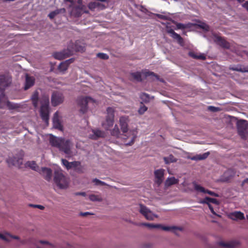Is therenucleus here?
Here are the masks:
<instances>
[{
    "instance_id": "39448f33",
    "label": "nucleus",
    "mask_w": 248,
    "mask_h": 248,
    "mask_svg": "<svg viewBox=\"0 0 248 248\" xmlns=\"http://www.w3.org/2000/svg\"><path fill=\"white\" fill-rule=\"evenodd\" d=\"M49 96L44 95L41 100L40 114L42 119L48 124L49 119Z\"/></svg>"
},
{
    "instance_id": "c9c22d12",
    "label": "nucleus",
    "mask_w": 248,
    "mask_h": 248,
    "mask_svg": "<svg viewBox=\"0 0 248 248\" xmlns=\"http://www.w3.org/2000/svg\"><path fill=\"white\" fill-rule=\"evenodd\" d=\"M163 159L166 164H168L171 163L176 162L177 161V159L174 157V156L172 155H169L167 157H164Z\"/></svg>"
},
{
    "instance_id": "79ce46f5",
    "label": "nucleus",
    "mask_w": 248,
    "mask_h": 248,
    "mask_svg": "<svg viewBox=\"0 0 248 248\" xmlns=\"http://www.w3.org/2000/svg\"><path fill=\"white\" fill-rule=\"evenodd\" d=\"M194 189L198 192L203 193L205 191V189L200 185H198L196 182L192 183Z\"/></svg>"
},
{
    "instance_id": "338daca9",
    "label": "nucleus",
    "mask_w": 248,
    "mask_h": 248,
    "mask_svg": "<svg viewBox=\"0 0 248 248\" xmlns=\"http://www.w3.org/2000/svg\"><path fill=\"white\" fill-rule=\"evenodd\" d=\"M39 242L41 243V244H47V245H50L48 242L47 241H40Z\"/></svg>"
},
{
    "instance_id": "e433bc0d",
    "label": "nucleus",
    "mask_w": 248,
    "mask_h": 248,
    "mask_svg": "<svg viewBox=\"0 0 248 248\" xmlns=\"http://www.w3.org/2000/svg\"><path fill=\"white\" fill-rule=\"evenodd\" d=\"M89 199L92 202H102L103 199L100 195L90 194L89 195Z\"/></svg>"
},
{
    "instance_id": "20e7f679",
    "label": "nucleus",
    "mask_w": 248,
    "mask_h": 248,
    "mask_svg": "<svg viewBox=\"0 0 248 248\" xmlns=\"http://www.w3.org/2000/svg\"><path fill=\"white\" fill-rule=\"evenodd\" d=\"M138 130L136 128H128L125 132H122L121 140L126 146H131L135 142L137 137Z\"/></svg>"
},
{
    "instance_id": "052dcab7",
    "label": "nucleus",
    "mask_w": 248,
    "mask_h": 248,
    "mask_svg": "<svg viewBox=\"0 0 248 248\" xmlns=\"http://www.w3.org/2000/svg\"><path fill=\"white\" fill-rule=\"evenodd\" d=\"M207 205L210 209L211 212L215 215L218 216L216 213L214 211V209L210 203H207Z\"/></svg>"
},
{
    "instance_id": "c03bdc74",
    "label": "nucleus",
    "mask_w": 248,
    "mask_h": 248,
    "mask_svg": "<svg viewBox=\"0 0 248 248\" xmlns=\"http://www.w3.org/2000/svg\"><path fill=\"white\" fill-rule=\"evenodd\" d=\"M141 74L146 77L152 76L155 77V78L158 79V76L155 75L153 72H150L147 70L142 71Z\"/></svg>"
},
{
    "instance_id": "4be33fe9",
    "label": "nucleus",
    "mask_w": 248,
    "mask_h": 248,
    "mask_svg": "<svg viewBox=\"0 0 248 248\" xmlns=\"http://www.w3.org/2000/svg\"><path fill=\"white\" fill-rule=\"evenodd\" d=\"M92 133L89 135V138L92 139H97L98 138L103 137L105 133L99 129H93L92 130Z\"/></svg>"
},
{
    "instance_id": "37998d69",
    "label": "nucleus",
    "mask_w": 248,
    "mask_h": 248,
    "mask_svg": "<svg viewBox=\"0 0 248 248\" xmlns=\"http://www.w3.org/2000/svg\"><path fill=\"white\" fill-rule=\"evenodd\" d=\"M132 79L140 81L141 80V74L140 72H134L131 74Z\"/></svg>"
},
{
    "instance_id": "a18cd8bd",
    "label": "nucleus",
    "mask_w": 248,
    "mask_h": 248,
    "mask_svg": "<svg viewBox=\"0 0 248 248\" xmlns=\"http://www.w3.org/2000/svg\"><path fill=\"white\" fill-rule=\"evenodd\" d=\"M171 21L176 25L177 29H185L187 27L186 25L180 23H177L173 20H171Z\"/></svg>"
},
{
    "instance_id": "680f3d73",
    "label": "nucleus",
    "mask_w": 248,
    "mask_h": 248,
    "mask_svg": "<svg viewBox=\"0 0 248 248\" xmlns=\"http://www.w3.org/2000/svg\"><path fill=\"white\" fill-rule=\"evenodd\" d=\"M200 27L203 29H204L206 31H207L209 29V27L204 23H202L201 25H200Z\"/></svg>"
},
{
    "instance_id": "423d86ee",
    "label": "nucleus",
    "mask_w": 248,
    "mask_h": 248,
    "mask_svg": "<svg viewBox=\"0 0 248 248\" xmlns=\"http://www.w3.org/2000/svg\"><path fill=\"white\" fill-rule=\"evenodd\" d=\"M139 212L147 220L153 221L155 218H158L157 215L146 205L140 203L138 205Z\"/></svg>"
},
{
    "instance_id": "a878e982",
    "label": "nucleus",
    "mask_w": 248,
    "mask_h": 248,
    "mask_svg": "<svg viewBox=\"0 0 248 248\" xmlns=\"http://www.w3.org/2000/svg\"><path fill=\"white\" fill-rule=\"evenodd\" d=\"M7 162L10 164L17 167H19L21 164H22V161L21 158L16 159V157H14V158H12L10 157L7 159Z\"/></svg>"
},
{
    "instance_id": "f257e3e1",
    "label": "nucleus",
    "mask_w": 248,
    "mask_h": 248,
    "mask_svg": "<svg viewBox=\"0 0 248 248\" xmlns=\"http://www.w3.org/2000/svg\"><path fill=\"white\" fill-rule=\"evenodd\" d=\"M49 142L52 147L58 148L60 151L63 152L66 157H72L77 154V152L74 149V143L70 139L50 134Z\"/></svg>"
},
{
    "instance_id": "8fccbe9b",
    "label": "nucleus",
    "mask_w": 248,
    "mask_h": 248,
    "mask_svg": "<svg viewBox=\"0 0 248 248\" xmlns=\"http://www.w3.org/2000/svg\"><path fill=\"white\" fill-rule=\"evenodd\" d=\"M6 107H8L9 109H15L18 107L17 104L12 103L9 101H8V103L6 105Z\"/></svg>"
},
{
    "instance_id": "bb28decb",
    "label": "nucleus",
    "mask_w": 248,
    "mask_h": 248,
    "mask_svg": "<svg viewBox=\"0 0 248 248\" xmlns=\"http://www.w3.org/2000/svg\"><path fill=\"white\" fill-rule=\"evenodd\" d=\"M114 123V120H111L106 118L105 121L102 123V126L107 130H109V129L112 127Z\"/></svg>"
},
{
    "instance_id": "5fc2aeb1",
    "label": "nucleus",
    "mask_w": 248,
    "mask_h": 248,
    "mask_svg": "<svg viewBox=\"0 0 248 248\" xmlns=\"http://www.w3.org/2000/svg\"><path fill=\"white\" fill-rule=\"evenodd\" d=\"M139 10L142 13L146 14L147 15L150 13L146 8H145L144 6L142 5L140 6Z\"/></svg>"
},
{
    "instance_id": "09e8293b",
    "label": "nucleus",
    "mask_w": 248,
    "mask_h": 248,
    "mask_svg": "<svg viewBox=\"0 0 248 248\" xmlns=\"http://www.w3.org/2000/svg\"><path fill=\"white\" fill-rule=\"evenodd\" d=\"M232 69L233 70H234V71H240V72H248V68H242L241 67H234V68H232Z\"/></svg>"
},
{
    "instance_id": "3c124183",
    "label": "nucleus",
    "mask_w": 248,
    "mask_h": 248,
    "mask_svg": "<svg viewBox=\"0 0 248 248\" xmlns=\"http://www.w3.org/2000/svg\"><path fill=\"white\" fill-rule=\"evenodd\" d=\"M158 229H161L163 231L171 232V226H163L160 224V227H159Z\"/></svg>"
},
{
    "instance_id": "6ab92c4d",
    "label": "nucleus",
    "mask_w": 248,
    "mask_h": 248,
    "mask_svg": "<svg viewBox=\"0 0 248 248\" xmlns=\"http://www.w3.org/2000/svg\"><path fill=\"white\" fill-rule=\"evenodd\" d=\"M228 217L233 220H242L245 218L244 214L240 211L230 213L228 215Z\"/></svg>"
},
{
    "instance_id": "9d476101",
    "label": "nucleus",
    "mask_w": 248,
    "mask_h": 248,
    "mask_svg": "<svg viewBox=\"0 0 248 248\" xmlns=\"http://www.w3.org/2000/svg\"><path fill=\"white\" fill-rule=\"evenodd\" d=\"M64 96L62 93L54 92L51 97V102L53 107H56L62 104L64 101Z\"/></svg>"
},
{
    "instance_id": "4d7b16f0",
    "label": "nucleus",
    "mask_w": 248,
    "mask_h": 248,
    "mask_svg": "<svg viewBox=\"0 0 248 248\" xmlns=\"http://www.w3.org/2000/svg\"><path fill=\"white\" fill-rule=\"evenodd\" d=\"M29 206L30 207H34V208H39L40 210H44V208H45L44 206H43V205H41L30 204L29 205Z\"/></svg>"
},
{
    "instance_id": "0e129e2a",
    "label": "nucleus",
    "mask_w": 248,
    "mask_h": 248,
    "mask_svg": "<svg viewBox=\"0 0 248 248\" xmlns=\"http://www.w3.org/2000/svg\"><path fill=\"white\" fill-rule=\"evenodd\" d=\"M141 97L142 99L146 98H148V99L149 98L148 95L147 94H146V93L142 94L141 95Z\"/></svg>"
},
{
    "instance_id": "1a4fd4ad",
    "label": "nucleus",
    "mask_w": 248,
    "mask_h": 248,
    "mask_svg": "<svg viewBox=\"0 0 248 248\" xmlns=\"http://www.w3.org/2000/svg\"><path fill=\"white\" fill-rule=\"evenodd\" d=\"M248 124L246 120H240L237 123L238 132L242 139H245L248 135Z\"/></svg>"
},
{
    "instance_id": "6e6552de",
    "label": "nucleus",
    "mask_w": 248,
    "mask_h": 248,
    "mask_svg": "<svg viewBox=\"0 0 248 248\" xmlns=\"http://www.w3.org/2000/svg\"><path fill=\"white\" fill-rule=\"evenodd\" d=\"M108 5V0H95L88 4L89 8L93 11L95 9L101 10L105 9Z\"/></svg>"
},
{
    "instance_id": "2f4dec72",
    "label": "nucleus",
    "mask_w": 248,
    "mask_h": 248,
    "mask_svg": "<svg viewBox=\"0 0 248 248\" xmlns=\"http://www.w3.org/2000/svg\"><path fill=\"white\" fill-rule=\"evenodd\" d=\"M8 101H9L4 93H1L0 94V108H5Z\"/></svg>"
},
{
    "instance_id": "ea45409f",
    "label": "nucleus",
    "mask_w": 248,
    "mask_h": 248,
    "mask_svg": "<svg viewBox=\"0 0 248 248\" xmlns=\"http://www.w3.org/2000/svg\"><path fill=\"white\" fill-rule=\"evenodd\" d=\"M184 228L182 226L171 225V232L177 234L179 232H182Z\"/></svg>"
},
{
    "instance_id": "a19ab883",
    "label": "nucleus",
    "mask_w": 248,
    "mask_h": 248,
    "mask_svg": "<svg viewBox=\"0 0 248 248\" xmlns=\"http://www.w3.org/2000/svg\"><path fill=\"white\" fill-rule=\"evenodd\" d=\"M65 9L62 8L61 9H57L54 11L51 12L48 15V16L50 18L52 19L56 15L59 14L61 12H64Z\"/></svg>"
},
{
    "instance_id": "4468645a",
    "label": "nucleus",
    "mask_w": 248,
    "mask_h": 248,
    "mask_svg": "<svg viewBox=\"0 0 248 248\" xmlns=\"http://www.w3.org/2000/svg\"><path fill=\"white\" fill-rule=\"evenodd\" d=\"M73 61V59H70L61 62L58 66L59 71L62 74H64L69 65L72 63Z\"/></svg>"
},
{
    "instance_id": "58836bf2",
    "label": "nucleus",
    "mask_w": 248,
    "mask_h": 248,
    "mask_svg": "<svg viewBox=\"0 0 248 248\" xmlns=\"http://www.w3.org/2000/svg\"><path fill=\"white\" fill-rule=\"evenodd\" d=\"M217 41L219 44L222 46L223 47L229 48L230 47V44L228 42L224 40V39H222L221 37H217Z\"/></svg>"
},
{
    "instance_id": "aec40b11",
    "label": "nucleus",
    "mask_w": 248,
    "mask_h": 248,
    "mask_svg": "<svg viewBox=\"0 0 248 248\" xmlns=\"http://www.w3.org/2000/svg\"><path fill=\"white\" fill-rule=\"evenodd\" d=\"M53 123V126L55 128L60 130H62V126L61 123L59 114L58 111L56 112L54 115Z\"/></svg>"
},
{
    "instance_id": "5701e85b",
    "label": "nucleus",
    "mask_w": 248,
    "mask_h": 248,
    "mask_svg": "<svg viewBox=\"0 0 248 248\" xmlns=\"http://www.w3.org/2000/svg\"><path fill=\"white\" fill-rule=\"evenodd\" d=\"M210 154L209 152H206L202 154L196 155L192 157L188 156L187 158L190 159L192 160L199 161L205 159L209 156Z\"/></svg>"
},
{
    "instance_id": "ddd939ff",
    "label": "nucleus",
    "mask_w": 248,
    "mask_h": 248,
    "mask_svg": "<svg viewBox=\"0 0 248 248\" xmlns=\"http://www.w3.org/2000/svg\"><path fill=\"white\" fill-rule=\"evenodd\" d=\"M43 177L44 178L49 181L51 179L52 176V170L48 168H40L38 171Z\"/></svg>"
},
{
    "instance_id": "b1692460",
    "label": "nucleus",
    "mask_w": 248,
    "mask_h": 248,
    "mask_svg": "<svg viewBox=\"0 0 248 248\" xmlns=\"http://www.w3.org/2000/svg\"><path fill=\"white\" fill-rule=\"evenodd\" d=\"M179 180L174 177H168L165 182V186L166 187L178 184Z\"/></svg>"
},
{
    "instance_id": "774afa93",
    "label": "nucleus",
    "mask_w": 248,
    "mask_h": 248,
    "mask_svg": "<svg viewBox=\"0 0 248 248\" xmlns=\"http://www.w3.org/2000/svg\"><path fill=\"white\" fill-rule=\"evenodd\" d=\"M81 215L83 216H87L88 215H91V214L89 212H85L83 213H81Z\"/></svg>"
},
{
    "instance_id": "cd10ccee",
    "label": "nucleus",
    "mask_w": 248,
    "mask_h": 248,
    "mask_svg": "<svg viewBox=\"0 0 248 248\" xmlns=\"http://www.w3.org/2000/svg\"><path fill=\"white\" fill-rule=\"evenodd\" d=\"M107 115L106 118L114 120L115 108L112 107H108L106 110Z\"/></svg>"
},
{
    "instance_id": "412c9836",
    "label": "nucleus",
    "mask_w": 248,
    "mask_h": 248,
    "mask_svg": "<svg viewBox=\"0 0 248 248\" xmlns=\"http://www.w3.org/2000/svg\"><path fill=\"white\" fill-rule=\"evenodd\" d=\"M35 78L33 77L30 76L28 74L26 75L25 84L24 89L25 90H28L32 87L35 82Z\"/></svg>"
},
{
    "instance_id": "f8f14e48",
    "label": "nucleus",
    "mask_w": 248,
    "mask_h": 248,
    "mask_svg": "<svg viewBox=\"0 0 248 248\" xmlns=\"http://www.w3.org/2000/svg\"><path fill=\"white\" fill-rule=\"evenodd\" d=\"M165 170L163 169L156 170L154 172L155 182L158 186H160L163 182L164 178Z\"/></svg>"
},
{
    "instance_id": "6e6d98bb",
    "label": "nucleus",
    "mask_w": 248,
    "mask_h": 248,
    "mask_svg": "<svg viewBox=\"0 0 248 248\" xmlns=\"http://www.w3.org/2000/svg\"><path fill=\"white\" fill-rule=\"evenodd\" d=\"M204 193H207L210 195L213 196L215 197H218V195L217 194L206 189L205 191H204Z\"/></svg>"
},
{
    "instance_id": "4c0bfd02",
    "label": "nucleus",
    "mask_w": 248,
    "mask_h": 248,
    "mask_svg": "<svg viewBox=\"0 0 248 248\" xmlns=\"http://www.w3.org/2000/svg\"><path fill=\"white\" fill-rule=\"evenodd\" d=\"M142 226H145L148 228L149 229H158L159 227H160L159 224H153V223H142L140 225Z\"/></svg>"
},
{
    "instance_id": "c756f323",
    "label": "nucleus",
    "mask_w": 248,
    "mask_h": 248,
    "mask_svg": "<svg viewBox=\"0 0 248 248\" xmlns=\"http://www.w3.org/2000/svg\"><path fill=\"white\" fill-rule=\"evenodd\" d=\"M210 202H212L217 205L219 204V202L217 199L209 197H206L204 199L201 200L199 202V203H200L206 204H207V203Z\"/></svg>"
},
{
    "instance_id": "dca6fc26",
    "label": "nucleus",
    "mask_w": 248,
    "mask_h": 248,
    "mask_svg": "<svg viewBox=\"0 0 248 248\" xmlns=\"http://www.w3.org/2000/svg\"><path fill=\"white\" fill-rule=\"evenodd\" d=\"M62 165L67 169H75L80 165L79 161H73L69 162L67 160L62 159Z\"/></svg>"
},
{
    "instance_id": "0eeeda50",
    "label": "nucleus",
    "mask_w": 248,
    "mask_h": 248,
    "mask_svg": "<svg viewBox=\"0 0 248 248\" xmlns=\"http://www.w3.org/2000/svg\"><path fill=\"white\" fill-rule=\"evenodd\" d=\"M94 102L93 99L88 96H79L77 100L78 105L80 108V111L83 113L88 111V105L90 103H93Z\"/></svg>"
},
{
    "instance_id": "7ed1b4c3",
    "label": "nucleus",
    "mask_w": 248,
    "mask_h": 248,
    "mask_svg": "<svg viewBox=\"0 0 248 248\" xmlns=\"http://www.w3.org/2000/svg\"><path fill=\"white\" fill-rule=\"evenodd\" d=\"M69 178L63 174L61 170L55 171L53 186L55 189L65 190L69 187Z\"/></svg>"
},
{
    "instance_id": "13d9d810",
    "label": "nucleus",
    "mask_w": 248,
    "mask_h": 248,
    "mask_svg": "<svg viewBox=\"0 0 248 248\" xmlns=\"http://www.w3.org/2000/svg\"><path fill=\"white\" fill-rule=\"evenodd\" d=\"M208 109L213 112H216L220 110V108H216L213 106H209L208 108Z\"/></svg>"
},
{
    "instance_id": "e2e57ef3",
    "label": "nucleus",
    "mask_w": 248,
    "mask_h": 248,
    "mask_svg": "<svg viewBox=\"0 0 248 248\" xmlns=\"http://www.w3.org/2000/svg\"><path fill=\"white\" fill-rule=\"evenodd\" d=\"M76 195H80V196L85 197L86 196V194L84 192H78V193H76Z\"/></svg>"
},
{
    "instance_id": "bf43d9fd",
    "label": "nucleus",
    "mask_w": 248,
    "mask_h": 248,
    "mask_svg": "<svg viewBox=\"0 0 248 248\" xmlns=\"http://www.w3.org/2000/svg\"><path fill=\"white\" fill-rule=\"evenodd\" d=\"M241 186L244 188H247L248 187V178L245 179L242 183Z\"/></svg>"
},
{
    "instance_id": "7c9ffc66",
    "label": "nucleus",
    "mask_w": 248,
    "mask_h": 248,
    "mask_svg": "<svg viewBox=\"0 0 248 248\" xmlns=\"http://www.w3.org/2000/svg\"><path fill=\"white\" fill-rule=\"evenodd\" d=\"M110 134L112 136L121 139L122 134L120 133V131L117 125L114 126V128L111 131Z\"/></svg>"
},
{
    "instance_id": "393cba45",
    "label": "nucleus",
    "mask_w": 248,
    "mask_h": 248,
    "mask_svg": "<svg viewBox=\"0 0 248 248\" xmlns=\"http://www.w3.org/2000/svg\"><path fill=\"white\" fill-rule=\"evenodd\" d=\"M219 245L223 247H226L228 248H234L235 247L239 245V242L237 241H231L227 243L225 242H220Z\"/></svg>"
},
{
    "instance_id": "9b49d317",
    "label": "nucleus",
    "mask_w": 248,
    "mask_h": 248,
    "mask_svg": "<svg viewBox=\"0 0 248 248\" xmlns=\"http://www.w3.org/2000/svg\"><path fill=\"white\" fill-rule=\"evenodd\" d=\"M11 78L8 76H0V91H3L11 83Z\"/></svg>"
},
{
    "instance_id": "72a5a7b5",
    "label": "nucleus",
    "mask_w": 248,
    "mask_h": 248,
    "mask_svg": "<svg viewBox=\"0 0 248 248\" xmlns=\"http://www.w3.org/2000/svg\"><path fill=\"white\" fill-rule=\"evenodd\" d=\"M38 96L39 93L36 91L33 93L31 97L32 104L35 108L38 107Z\"/></svg>"
},
{
    "instance_id": "2eb2a0df",
    "label": "nucleus",
    "mask_w": 248,
    "mask_h": 248,
    "mask_svg": "<svg viewBox=\"0 0 248 248\" xmlns=\"http://www.w3.org/2000/svg\"><path fill=\"white\" fill-rule=\"evenodd\" d=\"M129 120L127 116H121L119 119V124L122 132H125L128 127Z\"/></svg>"
},
{
    "instance_id": "de8ad7c7",
    "label": "nucleus",
    "mask_w": 248,
    "mask_h": 248,
    "mask_svg": "<svg viewBox=\"0 0 248 248\" xmlns=\"http://www.w3.org/2000/svg\"><path fill=\"white\" fill-rule=\"evenodd\" d=\"M154 15L155 16H156L157 17H158L159 18H160V19H165V20H169L170 21H171V20H172L167 15H163L158 14H155Z\"/></svg>"
},
{
    "instance_id": "f704fd0d",
    "label": "nucleus",
    "mask_w": 248,
    "mask_h": 248,
    "mask_svg": "<svg viewBox=\"0 0 248 248\" xmlns=\"http://www.w3.org/2000/svg\"><path fill=\"white\" fill-rule=\"evenodd\" d=\"M26 167H30L32 170L38 171L40 169L34 161H28L25 164Z\"/></svg>"
},
{
    "instance_id": "864d4df0",
    "label": "nucleus",
    "mask_w": 248,
    "mask_h": 248,
    "mask_svg": "<svg viewBox=\"0 0 248 248\" xmlns=\"http://www.w3.org/2000/svg\"><path fill=\"white\" fill-rule=\"evenodd\" d=\"M97 56L98 57L104 60H107L108 58V56L105 53H99L97 54Z\"/></svg>"
},
{
    "instance_id": "c85d7f7f",
    "label": "nucleus",
    "mask_w": 248,
    "mask_h": 248,
    "mask_svg": "<svg viewBox=\"0 0 248 248\" xmlns=\"http://www.w3.org/2000/svg\"><path fill=\"white\" fill-rule=\"evenodd\" d=\"M0 238L6 241H10L11 238L19 239V237L18 236H13L8 232L4 234H0Z\"/></svg>"
},
{
    "instance_id": "473e14b6",
    "label": "nucleus",
    "mask_w": 248,
    "mask_h": 248,
    "mask_svg": "<svg viewBox=\"0 0 248 248\" xmlns=\"http://www.w3.org/2000/svg\"><path fill=\"white\" fill-rule=\"evenodd\" d=\"M188 55L190 57L196 59H205V56L203 54L201 53H197L193 51L189 52L188 53Z\"/></svg>"
},
{
    "instance_id": "69168bd1",
    "label": "nucleus",
    "mask_w": 248,
    "mask_h": 248,
    "mask_svg": "<svg viewBox=\"0 0 248 248\" xmlns=\"http://www.w3.org/2000/svg\"><path fill=\"white\" fill-rule=\"evenodd\" d=\"M243 6L246 8L248 11V1L246 2L244 4H243Z\"/></svg>"
},
{
    "instance_id": "f03ea898",
    "label": "nucleus",
    "mask_w": 248,
    "mask_h": 248,
    "mask_svg": "<svg viewBox=\"0 0 248 248\" xmlns=\"http://www.w3.org/2000/svg\"><path fill=\"white\" fill-rule=\"evenodd\" d=\"M80 42L76 41L75 43H70L67 49L54 54V57L58 60H62L73 54L75 51H83L84 46L81 45Z\"/></svg>"
},
{
    "instance_id": "49530a36",
    "label": "nucleus",
    "mask_w": 248,
    "mask_h": 248,
    "mask_svg": "<svg viewBox=\"0 0 248 248\" xmlns=\"http://www.w3.org/2000/svg\"><path fill=\"white\" fill-rule=\"evenodd\" d=\"M93 182L95 186H107L108 185L105 182L100 181L98 179H94L93 180Z\"/></svg>"
},
{
    "instance_id": "a211bd4d",
    "label": "nucleus",
    "mask_w": 248,
    "mask_h": 248,
    "mask_svg": "<svg viewBox=\"0 0 248 248\" xmlns=\"http://www.w3.org/2000/svg\"><path fill=\"white\" fill-rule=\"evenodd\" d=\"M167 32L170 34L172 38L176 40L179 44L182 45L183 40L179 34L176 33L172 29L168 26L167 27Z\"/></svg>"
},
{
    "instance_id": "603ef678",
    "label": "nucleus",
    "mask_w": 248,
    "mask_h": 248,
    "mask_svg": "<svg viewBox=\"0 0 248 248\" xmlns=\"http://www.w3.org/2000/svg\"><path fill=\"white\" fill-rule=\"evenodd\" d=\"M147 110V108L143 105H142L139 109V113L140 114H143Z\"/></svg>"
},
{
    "instance_id": "f3484780",
    "label": "nucleus",
    "mask_w": 248,
    "mask_h": 248,
    "mask_svg": "<svg viewBox=\"0 0 248 248\" xmlns=\"http://www.w3.org/2000/svg\"><path fill=\"white\" fill-rule=\"evenodd\" d=\"M236 172L233 169H229L225 171L221 178L223 182H228L232 179L235 175Z\"/></svg>"
}]
</instances>
